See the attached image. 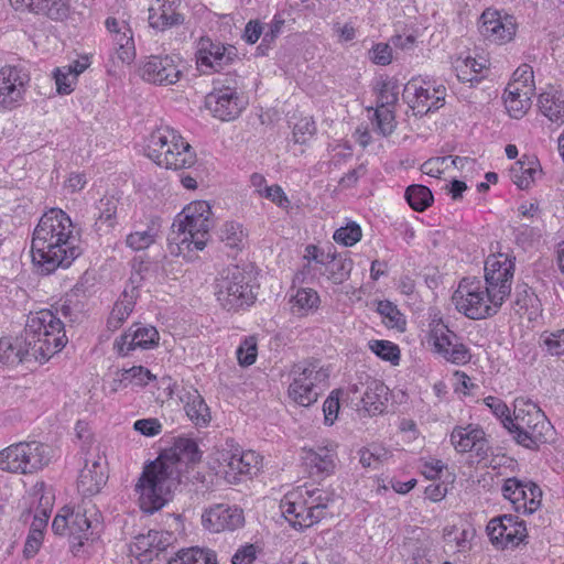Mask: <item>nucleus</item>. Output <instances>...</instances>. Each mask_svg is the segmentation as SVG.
Instances as JSON below:
<instances>
[{
	"instance_id": "obj_48",
	"label": "nucleus",
	"mask_w": 564,
	"mask_h": 564,
	"mask_svg": "<svg viewBox=\"0 0 564 564\" xmlns=\"http://www.w3.org/2000/svg\"><path fill=\"white\" fill-rule=\"evenodd\" d=\"M377 312L383 317L386 326L404 330L405 319L397 305L392 302L384 300L379 301L377 304Z\"/></svg>"
},
{
	"instance_id": "obj_11",
	"label": "nucleus",
	"mask_w": 564,
	"mask_h": 564,
	"mask_svg": "<svg viewBox=\"0 0 564 564\" xmlns=\"http://www.w3.org/2000/svg\"><path fill=\"white\" fill-rule=\"evenodd\" d=\"M293 380L289 387L290 398L302 406L317 401L321 386L325 384L329 373L318 360H304L292 370Z\"/></svg>"
},
{
	"instance_id": "obj_57",
	"label": "nucleus",
	"mask_w": 564,
	"mask_h": 564,
	"mask_svg": "<svg viewBox=\"0 0 564 564\" xmlns=\"http://www.w3.org/2000/svg\"><path fill=\"white\" fill-rule=\"evenodd\" d=\"M54 78L58 94L68 95L74 90V85L77 79L75 75L72 74V70H68L65 66L56 68Z\"/></svg>"
},
{
	"instance_id": "obj_14",
	"label": "nucleus",
	"mask_w": 564,
	"mask_h": 564,
	"mask_svg": "<svg viewBox=\"0 0 564 564\" xmlns=\"http://www.w3.org/2000/svg\"><path fill=\"white\" fill-rule=\"evenodd\" d=\"M238 59L237 48L225 45L208 36H202L197 43L196 64L204 73L220 72Z\"/></svg>"
},
{
	"instance_id": "obj_29",
	"label": "nucleus",
	"mask_w": 564,
	"mask_h": 564,
	"mask_svg": "<svg viewBox=\"0 0 564 564\" xmlns=\"http://www.w3.org/2000/svg\"><path fill=\"white\" fill-rule=\"evenodd\" d=\"M180 401L184 404L187 417L197 427H205L210 422V412L205 400L194 388L183 389Z\"/></svg>"
},
{
	"instance_id": "obj_43",
	"label": "nucleus",
	"mask_w": 564,
	"mask_h": 564,
	"mask_svg": "<svg viewBox=\"0 0 564 564\" xmlns=\"http://www.w3.org/2000/svg\"><path fill=\"white\" fill-rule=\"evenodd\" d=\"M166 564H217L216 554L209 550L191 547L181 550Z\"/></svg>"
},
{
	"instance_id": "obj_61",
	"label": "nucleus",
	"mask_w": 564,
	"mask_h": 564,
	"mask_svg": "<svg viewBox=\"0 0 564 564\" xmlns=\"http://www.w3.org/2000/svg\"><path fill=\"white\" fill-rule=\"evenodd\" d=\"M133 429L144 436H155L162 432V424L155 417L141 419L134 422Z\"/></svg>"
},
{
	"instance_id": "obj_10",
	"label": "nucleus",
	"mask_w": 564,
	"mask_h": 564,
	"mask_svg": "<svg viewBox=\"0 0 564 564\" xmlns=\"http://www.w3.org/2000/svg\"><path fill=\"white\" fill-rule=\"evenodd\" d=\"M213 84V90L205 98L206 108L223 121L236 119L246 107L243 96L238 90L237 76L232 74L219 76Z\"/></svg>"
},
{
	"instance_id": "obj_58",
	"label": "nucleus",
	"mask_w": 564,
	"mask_h": 564,
	"mask_svg": "<svg viewBox=\"0 0 564 564\" xmlns=\"http://www.w3.org/2000/svg\"><path fill=\"white\" fill-rule=\"evenodd\" d=\"M316 132V126L312 118H302L295 123L293 138L296 143L304 144Z\"/></svg>"
},
{
	"instance_id": "obj_9",
	"label": "nucleus",
	"mask_w": 564,
	"mask_h": 564,
	"mask_svg": "<svg viewBox=\"0 0 564 564\" xmlns=\"http://www.w3.org/2000/svg\"><path fill=\"white\" fill-rule=\"evenodd\" d=\"M98 511L90 501H83L75 508L63 507L55 516L52 530L57 535L67 534L73 547H80L93 534L94 521L98 523Z\"/></svg>"
},
{
	"instance_id": "obj_20",
	"label": "nucleus",
	"mask_w": 564,
	"mask_h": 564,
	"mask_svg": "<svg viewBox=\"0 0 564 564\" xmlns=\"http://www.w3.org/2000/svg\"><path fill=\"white\" fill-rule=\"evenodd\" d=\"M159 340L160 335L154 326L134 323L115 340L113 348L119 356L126 357L135 349H152L159 345Z\"/></svg>"
},
{
	"instance_id": "obj_53",
	"label": "nucleus",
	"mask_w": 564,
	"mask_h": 564,
	"mask_svg": "<svg viewBox=\"0 0 564 564\" xmlns=\"http://www.w3.org/2000/svg\"><path fill=\"white\" fill-rule=\"evenodd\" d=\"M361 236L362 232L360 226L352 221L345 227L338 228L334 232L333 238L337 243L351 247L361 239Z\"/></svg>"
},
{
	"instance_id": "obj_44",
	"label": "nucleus",
	"mask_w": 564,
	"mask_h": 564,
	"mask_svg": "<svg viewBox=\"0 0 564 564\" xmlns=\"http://www.w3.org/2000/svg\"><path fill=\"white\" fill-rule=\"evenodd\" d=\"M122 31L113 35L116 52L122 63H131L135 57L133 33L129 25H122Z\"/></svg>"
},
{
	"instance_id": "obj_36",
	"label": "nucleus",
	"mask_w": 564,
	"mask_h": 564,
	"mask_svg": "<svg viewBox=\"0 0 564 564\" xmlns=\"http://www.w3.org/2000/svg\"><path fill=\"white\" fill-rule=\"evenodd\" d=\"M162 227L161 218L152 216L147 224L145 229H139L129 234L126 238V245L134 251H141L152 246L160 236Z\"/></svg>"
},
{
	"instance_id": "obj_55",
	"label": "nucleus",
	"mask_w": 564,
	"mask_h": 564,
	"mask_svg": "<svg viewBox=\"0 0 564 564\" xmlns=\"http://www.w3.org/2000/svg\"><path fill=\"white\" fill-rule=\"evenodd\" d=\"M237 359L240 366L248 367L256 362L258 348L253 336L247 337L238 347Z\"/></svg>"
},
{
	"instance_id": "obj_8",
	"label": "nucleus",
	"mask_w": 564,
	"mask_h": 564,
	"mask_svg": "<svg viewBox=\"0 0 564 564\" xmlns=\"http://www.w3.org/2000/svg\"><path fill=\"white\" fill-rule=\"evenodd\" d=\"M215 295L227 311L250 306L256 300L250 273L238 265L227 267L216 279Z\"/></svg>"
},
{
	"instance_id": "obj_59",
	"label": "nucleus",
	"mask_w": 564,
	"mask_h": 564,
	"mask_svg": "<svg viewBox=\"0 0 564 564\" xmlns=\"http://www.w3.org/2000/svg\"><path fill=\"white\" fill-rule=\"evenodd\" d=\"M368 57L376 65H389L393 58L392 48L388 43H377L369 50Z\"/></svg>"
},
{
	"instance_id": "obj_30",
	"label": "nucleus",
	"mask_w": 564,
	"mask_h": 564,
	"mask_svg": "<svg viewBox=\"0 0 564 564\" xmlns=\"http://www.w3.org/2000/svg\"><path fill=\"white\" fill-rule=\"evenodd\" d=\"M118 206L119 199L115 196H104L96 203L97 214L93 228L98 236L107 235L115 228Z\"/></svg>"
},
{
	"instance_id": "obj_2",
	"label": "nucleus",
	"mask_w": 564,
	"mask_h": 564,
	"mask_svg": "<svg viewBox=\"0 0 564 564\" xmlns=\"http://www.w3.org/2000/svg\"><path fill=\"white\" fill-rule=\"evenodd\" d=\"M70 217L53 208L41 217L33 231L32 260L46 274L68 268L82 253Z\"/></svg>"
},
{
	"instance_id": "obj_4",
	"label": "nucleus",
	"mask_w": 564,
	"mask_h": 564,
	"mask_svg": "<svg viewBox=\"0 0 564 564\" xmlns=\"http://www.w3.org/2000/svg\"><path fill=\"white\" fill-rule=\"evenodd\" d=\"M505 427L513 440L529 449H538L550 442L554 431L544 412L531 400L517 398L511 419H505Z\"/></svg>"
},
{
	"instance_id": "obj_6",
	"label": "nucleus",
	"mask_w": 564,
	"mask_h": 564,
	"mask_svg": "<svg viewBox=\"0 0 564 564\" xmlns=\"http://www.w3.org/2000/svg\"><path fill=\"white\" fill-rule=\"evenodd\" d=\"M145 154L159 166L171 170L189 169L196 163L192 145L169 126L160 127L150 134Z\"/></svg>"
},
{
	"instance_id": "obj_47",
	"label": "nucleus",
	"mask_w": 564,
	"mask_h": 564,
	"mask_svg": "<svg viewBox=\"0 0 564 564\" xmlns=\"http://www.w3.org/2000/svg\"><path fill=\"white\" fill-rule=\"evenodd\" d=\"M405 199L416 212H423L433 203V194L427 186L410 185L405 191Z\"/></svg>"
},
{
	"instance_id": "obj_13",
	"label": "nucleus",
	"mask_w": 564,
	"mask_h": 564,
	"mask_svg": "<svg viewBox=\"0 0 564 564\" xmlns=\"http://www.w3.org/2000/svg\"><path fill=\"white\" fill-rule=\"evenodd\" d=\"M514 261L508 254H490L485 261V281L489 300L502 304L511 293Z\"/></svg>"
},
{
	"instance_id": "obj_38",
	"label": "nucleus",
	"mask_w": 564,
	"mask_h": 564,
	"mask_svg": "<svg viewBox=\"0 0 564 564\" xmlns=\"http://www.w3.org/2000/svg\"><path fill=\"white\" fill-rule=\"evenodd\" d=\"M530 95L529 88L522 89L518 84H508L505 90V104L511 117L520 118L525 113L531 105Z\"/></svg>"
},
{
	"instance_id": "obj_17",
	"label": "nucleus",
	"mask_w": 564,
	"mask_h": 564,
	"mask_svg": "<svg viewBox=\"0 0 564 564\" xmlns=\"http://www.w3.org/2000/svg\"><path fill=\"white\" fill-rule=\"evenodd\" d=\"M501 490L518 513L532 514L541 505L542 491L534 482L522 481L516 477L508 478Z\"/></svg>"
},
{
	"instance_id": "obj_7",
	"label": "nucleus",
	"mask_w": 564,
	"mask_h": 564,
	"mask_svg": "<svg viewBox=\"0 0 564 564\" xmlns=\"http://www.w3.org/2000/svg\"><path fill=\"white\" fill-rule=\"evenodd\" d=\"M52 458L53 449L45 443L18 442L0 451V469L12 474L32 475L45 468Z\"/></svg>"
},
{
	"instance_id": "obj_3",
	"label": "nucleus",
	"mask_w": 564,
	"mask_h": 564,
	"mask_svg": "<svg viewBox=\"0 0 564 564\" xmlns=\"http://www.w3.org/2000/svg\"><path fill=\"white\" fill-rule=\"evenodd\" d=\"M22 335L31 346L32 358L45 362L61 351L68 339L65 324L51 310L31 312L28 315Z\"/></svg>"
},
{
	"instance_id": "obj_46",
	"label": "nucleus",
	"mask_w": 564,
	"mask_h": 564,
	"mask_svg": "<svg viewBox=\"0 0 564 564\" xmlns=\"http://www.w3.org/2000/svg\"><path fill=\"white\" fill-rule=\"evenodd\" d=\"M538 172V164L534 161H518L510 170L513 183L521 189L530 187Z\"/></svg>"
},
{
	"instance_id": "obj_62",
	"label": "nucleus",
	"mask_w": 564,
	"mask_h": 564,
	"mask_svg": "<svg viewBox=\"0 0 564 564\" xmlns=\"http://www.w3.org/2000/svg\"><path fill=\"white\" fill-rule=\"evenodd\" d=\"M449 159L451 156L432 158L422 164L421 170L423 173L430 176L440 177L444 170L448 166Z\"/></svg>"
},
{
	"instance_id": "obj_25",
	"label": "nucleus",
	"mask_w": 564,
	"mask_h": 564,
	"mask_svg": "<svg viewBox=\"0 0 564 564\" xmlns=\"http://www.w3.org/2000/svg\"><path fill=\"white\" fill-rule=\"evenodd\" d=\"M29 76L20 68L6 66L0 69V105L14 107L24 93Z\"/></svg>"
},
{
	"instance_id": "obj_52",
	"label": "nucleus",
	"mask_w": 564,
	"mask_h": 564,
	"mask_svg": "<svg viewBox=\"0 0 564 564\" xmlns=\"http://www.w3.org/2000/svg\"><path fill=\"white\" fill-rule=\"evenodd\" d=\"M359 454L360 464L366 468H378V466L389 457V452L380 446L362 448L360 449Z\"/></svg>"
},
{
	"instance_id": "obj_26",
	"label": "nucleus",
	"mask_w": 564,
	"mask_h": 564,
	"mask_svg": "<svg viewBox=\"0 0 564 564\" xmlns=\"http://www.w3.org/2000/svg\"><path fill=\"white\" fill-rule=\"evenodd\" d=\"M107 478L106 460L100 456L87 458L77 480L78 491L94 496L106 485Z\"/></svg>"
},
{
	"instance_id": "obj_31",
	"label": "nucleus",
	"mask_w": 564,
	"mask_h": 564,
	"mask_svg": "<svg viewBox=\"0 0 564 564\" xmlns=\"http://www.w3.org/2000/svg\"><path fill=\"white\" fill-rule=\"evenodd\" d=\"M221 459L228 467L227 474L232 473L236 475H252L260 469L261 459L253 451L235 453H223Z\"/></svg>"
},
{
	"instance_id": "obj_40",
	"label": "nucleus",
	"mask_w": 564,
	"mask_h": 564,
	"mask_svg": "<svg viewBox=\"0 0 564 564\" xmlns=\"http://www.w3.org/2000/svg\"><path fill=\"white\" fill-rule=\"evenodd\" d=\"M291 311L296 316H307L317 311L321 299L318 293L312 288H299L291 295Z\"/></svg>"
},
{
	"instance_id": "obj_16",
	"label": "nucleus",
	"mask_w": 564,
	"mask_h": 564,
	"mask_svg": "<svg viewBox=\"0 0 564 564\" xmlns=\"http://www.w3.org/2000/svg\"><path fill=\"white\" fill-rule=\"evenodd\" d=\"M446 88L443 85L426 87L416 80H410L403 89V99L408 102L415 116L423 117L444 105Z\"/></svg>"
},
{
	"instance_id": "obj_54",
	"label": "nucleus",
	"mask_w": 564,
	"mask_h": 564,
	"mask_svg": "<svg viewBox=\"0 0 564 564\" xmlns=\"http://www.w3.org/2000/svg\"><path fill=\"white\" fill-rule=\"evenodd\" d=\"M155 376L151 371L142 366H133L130 369L123 370L121 375V381L135 384L147 386L151 380H154Z\"/></svg>"
},
{
	"instance_id": "obj_64",
	"label": "nucleus",
	"mask_w": 564,
	"mask_h": 564,
	"mask_svg": "<svg viewBox=\"0 0 564 564\" xmlns=\"http://www.w3.org/2000/svg\"><path fill=\"white\" fill-rule=\"evenodd\" d=\"M543 344L551 355H564V328L544 337Z\"/></svg>"
},
{
	"instance_id": "obj_51",
	"label": "nucleus",
	"mask_w": 564,
	"mask_h": 564,
	"mask_svg": "<svg viewBox=\"0 0 564 564\" xmlns=\"http://www.w3.org/2000/svg\"><path fill=\"white\" fill-rule=\"evenodd\" d=\"M369 347L373 354L392 365H397L400 360L399 347L389 340H371Z\"/></svg>"
},
{
	"instance_id": "obj_41",
	"label": "nucleus",
	"mask_w": 564,
	"mask_h": 564,
	"mask_svg": "<svg viewBox=\"0 0 564 564\" xmlns=\"http://www.w3.org/2000/svg\"><path fill=\"white\" fill-rule=\"evenodd\" d=\"M302 497L316 523L326 517L328 506L333 501V497L328 491L321 488L305 489L302 492Z\"/></svg>"
},
{
	"instance_id": "obj_60",
	"label": "nucleus",
	"mask_w": 564,
	"mask_h": 564,
	"mask_svg": "<svg viewBox=\"0 0 564 564\" xmlns=\"http://www.w3.org/2000/svg\"><path fill=\"white\" fill-rule=\"evenodd\" d=\"M339 393L338 390L332 391L323 404L324 422L326 425H333L338 416L340 408Z\"/></svg>"
},
{
	"instance_id": "obj_21",
	"label": "nucleus",
	"mask_w": 564,
	"mask_h": 564,
	"mask_svg": "<svg viewBox=\"0 0 564 564\" xmlns=\"http://www.w3.org/2000/svg\"><path fill=\"white\" fill-rule=\"evenodd\" d=\"M434 349L446 361L465 365L470 360L469 349L460 338L444 324H437L431 330Z\"/></svg>"
},
{
	"instance_id": "obj_23",
	"label": "nucleus",
	"mask_w": 564,
	"mask_h": 564,
	"mask_svg": "<svg viewBox=\"0 0 564 564\" xmlns=\"http://www.w3.org/2000/svg\"><path fill=\"white\" fill-rule=\"evenodd\" d=\"M245 517L242 509L237 506L218 503L205 510L202 516V523L210 532L234 531L243 525Z\"/></svg>"
},
{
	"instance_id": "obj_35",
	"label": "nucleus",
	"mask_w": 564,
	"mask_h": 564,
	"mask_svg": "<svg viewBox=\"0 0 564 564\" xmlns=\"http://www.w3.org/2000/svg\"><path fill=\"white\" fill-rule=\"evenodd\" d=\"M323 260L325 267L324 273L334 284H341L349 279L354 267V261L349 257L336 253L329 248L327 256Z\"/></svg>"
},
{
	"instance_id": "obj_27",
	"label": "nucleus",
	"mask_w": 564,
	"mask_h": 564,
	"mask_svg": "<svg viewBox=\"0 0 564 564\" xmlns=\"http://www.w3.org/2000/svg\"><path fill=\"white\" fill-rule=\"evenodd\" d=\"M280 509L291 527L296 530H304L316 523L302 492L286 495L280 503Z\"/></svg>"
},
{
	"instance_id": "obj_12",
	"label": "nucleus",
	"mask_w": 564,
	"mask_h": 564,
	"mask_svg": "<svg viewBox=\"0 0 564 564\" xmlns=\"http://www.w3.org/2000/svg\"><path fill=\"white\" fill-rule=\"evenodd\" d=\"M458 312L470 319H482L495 315L502 304L489 300L487 288L477 279L464 278L453 294Z\"/></svg>"
},
{
	"instance_id": "obj_37",
	"label": "nucleus",
	"mask_w": 564,
	"mask_h": 564,
	"mask_svg": "<svg viewBox=\"0 0 564 564\" xmlns=\"http://www.w3.org/2000/svg\"><path fill=\"white\" fill-rule=\"evenodd\" d=\"M387 395L388 387L379 380L371 379L367 382L366 390L361 398L362 408L370 415L381 413L384 410Z\"/></svg>"
},
{
	"instance_id": "obj_34",
	"label": "nucleus",
	"mask_w": 564,
	"mask_h": 564,
	"mask_svg": "<svg viewBox=\"0 0 564 564\" xmlns=\"http://www.w3.org/2000/svg\"><path fill=\"white\" fill-rule=\"evenodd\" d=\"M149 24L151 28L164 31L183 23L184 18L177 13L169 1L156 0V6L149 9Z\"/></svg>"
},
{
	"instance_id": "obj_33",
	"label": "nucleus",
	"mask_w": 564,
	"mask_h": 564,
	"mask_svg": "<svg viewBox=\"0 0 564 564\" xmlns=\"http://www.w3.org/2000/svg\"><path fill=\"white\" fill-rule=\"evenodd\" d=\"M538 107L540 112L551 122L564 123V91L554 87L547 88L540 94Z\"/></svg>"
},
{
	"instance_id": "obj_63",
	"label": "nucleus",
	"mask_w": 564,
	"mask_h": 564,
	"mask_svg": "<svg viewBox=\"0 0 564 564\" xmlns=\"http://www.w3.org/2000/svg\"><path fill=\"white\" fill-rule=\"evenodd\" d=\"M43 539H44L43 532H37V530H35V529L29 530V533H28V536H26V540L24 543V549H23L24 556L28 558L35 556L41 549Z\"/></svg>"
},
{
	"instance_id": "obj_19",
	"label": "nucleus",
	"mask_w": 564,
	"mask_h": 564,
	"mask_svg": "<svg viewBox=\"0 0 564 564\" xmlns=\"http://www.w3.org/2000/svg\"><path fill=\"white\" fill-rule=\"evenodd\" d=\"M479 32L491 43L505 44L514 37L517 22L513 15L486 9L480 15Z\"/></svg>"
},
{
	"instance_id": "obj_1",
	"label": "nucleus",
	"mask_w": 564,
	"mask_h": 564,
	"mask_svg": "<svg viewBox=\"0 0 564 564\" xmlns=\"http://www.w3.org/2000/svg\"><path fill=\"white\" fill-rule=\"evenodd\" d=\"M199 459L197 444L189 438H178L171 448L145 465L134 488L141 510L148 513L160 510L180 484L181 474Z\"/></svg>"
},
{
	"instance_id": "obj_5",
	"label": "nucleus",
	"mask_w": 564,
	"mask_h": 564,
	"mask_svg": "<svg viewBox=\"0 0 564 564\" xmlns=\"http://www.w3.org/2000/svg\"><path fill=\"white\" fill-rule=\"evenodd\" d=\"M212 215L210 205L205 200L188 204L174 220L170 241L177 245L180 252L203 250L214 226Z\"/></svg>"
},
{
	"instance_id": "obj_15",
	"label": "nucleus",
	"mask_w": 564,
	"mask_h": 564,
	"mask_svg": "<svg viewBox=\"0 0 564 564\" xmlns=\"http://www.w3.org/2000/svg\"><path fill=\"white\" fill-rule=\"evenodd\" d=\"M490 542L499 549L518 546L527 538V527L523 520L513 514H502L492 518L487 527Z\"/></svg>"
},
{
	"instance_id": "obj_42",
	"label": "nucleus",
	"mask_w": 564,
	"mask_h": 564,
	"mask_svg": "<svg viewBox=\"0 0 564 564\" xmlns=\"http://www.w3.org/2000/svg\"><path fill=\"white\" fill-rule=\"evenodd\" d=\"M133 296V294H128L127 292L121 293L107 321V327L109 330L115 332L120 328L124 321L130 316L137 301Z\"/></svg>"
},
{
	"instance_id": "obj_28",
	"label": "nucleus",
	"mask_w": 564,
	"mask_h": 564,
	"mask_svg": "<svg viewBox=\"0 0 564 564\" xmlns=\"http://www.w3.org/2000/svg\"><path fill=\"white\" fill-rule=\"evenodd\" d=\"M451 443L458 453H467L475 449L479 455L486 451L487 442L481 427L468 424L467 426H455L453 429Z\"/></svg>"
},
{
	"instance_id": "obj_24",
	"label": "nucleus",
	"mask_w": 564,
	"mask_h": 564,
	"mask_svg": "<svg viewBox=\"0 0 564 564\" xmlns=\"http://www.w3.org/2000/svg\"><path fill=\"white\" fill-rule=\"evenodd\" d=\"M302 459L311 475L329 476L336 468L337 444L327 441L312 448L305 447Z\"/></svg>"
},
{
	"instance_id": "obj_56",
	"label": "nucleus",
	"mask_w": 564,
	"mask_h": 564,
	"mask_svg": "<svg viewBox=\"0 0 564 564\" xmlns=\"http://www.w3.org/2000/svg\"><path fill=\"white\" fill-rule=\"evenodd\" d=\"M398 95L395 80L383 82L378 96V107L392 108L398 101Z\"/></svg>"
},
{
	"instance_id": "obj_49",
	"label": "nucleus",
	"mask_w": 564,
	"mask_h": 564,
	"mask_svg": "<svg viewBox=\"0 0 564 564\" xmlns=\"http://www.w3.org/2000/svg\"><path fill=\"white\" fill-rule=\"evenodd\" d=\"M31 496L33 498L32 505L36 503L35 513L44 517H50L53 507V496L46 491L43 482L36 484L32 488Z\"/></svg>"
},
{
	"instance_id": "obj_22",
	"label": "nucleus",
	"mask_w": 564,
	"mask_h": 564,
	"mask_svg": "<svg viewBox=\"0 0 564 564\" xmlns=\"http://www.w3.org/2000/svg\"><path fill=\"white\" fill-rule=\"evenodd\" d=\"M172 534L150 530L147 534L137 535L129 545L130 555L138 564L152 562L172 543Z\"/></svg>"
},
{
	"instance_id": "obj_45",
	"label": "nucleus",
	"mask_w": 564,
	"mask_h": 564,
	"mask_svg": "<svg viewBox=\"0 0 564 564\" xmlns=\"http://www.w3.org/2000/svg\"><path fill=\"white\" fill-rule=\"evenodd\" d=\"M219 239L226 247L241 250L245 247L246 232L241 224L226 221L219 229Z\"/></svg>"
},
{
	"instance_id": "obj_50",
	"label": "nucleus",
	"mask_w": 564,
	"mask_h": 564,
	"mask_svg": "<svg viewBox=\"0 0 564 564\" xmlns=\"http://www.w3.org/2000/svg\"><path fill=\"white\" fill-rule=\"evenodd\" d=\"M372 123L377 131L383 135H390L395 129V119L392 108L377 107Z\"/></svg>"
},
{
	"instance_id": "obj_32",
	"label": "nucleus",
	"mask_w": 564,
	"mask_h": 564,
	"mask_svg": "<svg viewBox=\"0 0 564 564\" xmlns=\"http://www.w3.org/2000/svg\"><path fill=\"white\" fill-rule=\"evenodd\" d=\"M33 350L28 345L24 336L15 338L4 337L0 339V362L8 366H17L32 357Z\"/></svg>"
},
{
	"instance_id": "obj_18",
	"label": "nucleus",
	"mask_w": 564,
	"mask_h": 564,
	"mask_svg": "<svg viewBox=\"0 0 564 564\" xmlns=\"http://www.w3.org/2000/svg\"><path fill=\"white\" fill-rule=\"evenodd\" d=\"M182 73V59L177 55H152L141 67L144 80L163 86L176 84Z\"/></svg>"
},
{
	"instance_id": "obj_39",
	"label": "nucleus",
	"mask_w": 564,
	"mask_h": 564,
	"mask_svg": "<svg viewBox=\"0 0 564 564\" xmlns=\"http://www.w3.org/2000/svg\"><path fill=\"white\" fill-rule=\"evenodd\" d=\"M24 10L62 21L68 17L69 3L66 0H32L25 3Z\"/></svg>"
}]
</instances>
